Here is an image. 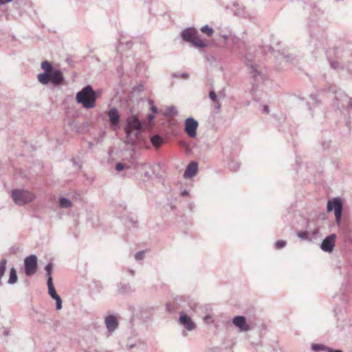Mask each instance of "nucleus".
I'll list each match as a JSON object with an SVG mask.
<instances>
[{"label":"nucleus","instance_id":"1","mask_svg":"<svg viewBox=\"0 0 352 352\" xmlns=\"http://www.w3.org/2000/svg\"><path fill=\"white\" fill-rule=\"evenodd\" d=\"M262 54L263 52L261 51H256L254 48L250 47L247 50L245 55V65L250 69V72L254 78V82L253 83V91H255V85L260 81H263L265 78L264 68L256 63L257 60H258Z\"/></svg>","mask_w":352,"mask_h":352},{"label":"nucleus","instance_id":"2","mask_svg":"<svg viewBox=\"0 0 352 352\" xmlns=\"http://www.w3.org/2000/svg\"><path fill=\"white\" fill-rule=\"evenodd\" d=\"M142 130V123L138 117L135 115L130 116L126 119V143L133 145L136 143L137 140Z\"/></svg>","mask_w":352,"mask_h":352},{"label":"nucleus","instance_id":"3","mask_svg":"<svg viewBox=\"0 0 352 352\" xmlns=\"http://www.w3.org/2000/svg\"><path fill=\"white\" fill-rule=\"evenodd\" d=\"M76 98L78 103L91 109L95 107L96 94L91 85H87L77 93Z\"/></svg>","mask_w":352,"mask_h":352},{"label":"nucleus","instance_id":"4","mask_svg":"<svg viewBox=\"0 0 352 352\" xmlns=\"http://www.w3.org/2000/svg\"><path fill=\"white\" fill-rule=\"evenodd\" d=\"M37 78L39 82L43 85H47L50 82L54 86H59L64 82L63 74L59 69L39 74Z\"/></svg>","mask_w":352,"mask_h":352},{"label":"nucleus","instance_id":"5","mask_svg":"<svg viewBox=\"0 0 352 352\" xmlns=\"http://www.w3.org/2000/svg\"><path fill=\"white\" fill-rule=\"evenodd\" d=\"M11 194L13 201L19 206H23L30 203L36 197L34 193L23 189H14L12 190Z\"/></svg>","mask_w":352,"mask_h":352},{"label":"nucleus","instance_id":"6","mask_svg":"<svg viewBox=\"0 0 352 352\" xmlns=\"http://www.w3.org/2000/svg\"><path fill=\"white\" fill-rule=\"evenodd\" d=\"M327 212L334 210L336 223L338 226L341 223V219L343 210V203L340 197H335L329 199L327 204Z\"/></svg>","mask_w":352,"mask_h":352},{"label":"nucleus","instance_id":"7","mask_svg":"<svg viewBox=\"0 0 352 352\" xmlns=\"http://www.w3.org/2000/svg\"><path fill=\"white\" fill-rule=\"evenodd\" d=\"M178 322L184 329V330L182 331L183 336H186V331H192L196 329L195 322L192 320V318L189 316H188L186 313L183 311L179 313Z\"/></svg>","mask_w":352,"mask_h":352},{"label":"nucleus","instance_id":"8","mask_svg":"<svg viewBox=\"0 0 352 352\" xmlns=\"http://www.w3.org/2000/svg\"><path fill=\"white\" fill-rule=\"evenodd\" d=\"M38 260L35 254L27 256L24 260V270L28 276L33 275L37 269Z\"/></svg>","mask_w":352,"mask_h":352},{"label":"nucleus","instance_id":"9","mask_svg":"<svg viewBox=\"0 0 352 352\" xmlns=\"http://www.w3.org/2000/svg\"><path fill=\"white\" fill-rule=\"evenodd\" d=\"M198 127V122L192 118H188L185 121L184 131L190 138H195L197 135V130Z\"/></svg>","mask_w":352,"mask_h":352},{"label":"nucleus","instance_id":"10","mask_svg":"<svg viewBox=\"0 0 352 352\" xmlns=\"http://www.w3.org/2000/svg\"><path fill=\"white\" fill-rule=\"evenodd\" d=\"M337 235L334 233L325 237L320 244V248L325 252H331L333 250Z\"/></svg>","mask_w":352,"mask_h":352},{"label":"nucleus","instance_id":"11","mask_svg":"<svg viewBox=\"0 0 352 352\" xmlns=\"http://www.w3.org/2000/svg\"><path fill=\"white\" fill-rule=\"evenodd\" d=\"M47 285L48 287V293L50 296L56 301V309L60 310L62 308V299L56 292L53 284V280L47 278Z\"/></svg>","mask_w":352,"mask_h":352},{"label":"nucleus","instance_id":"12","mask_svg":"<svg viewBox=\"0 0 352 352\" xmlns=\"http://www.w3.org/2000/svg\"><path fill=\"white\" fill-rule=\"evenodd\" d=\"M232 323L234 325L239 328L241 332H247L250 329V325L246 321L245 317L243 316H236L233 318Z\"/></svg>","mask_w":352,"mask_h":352},{"label":"nucleus","instance_id":"13","mask_svg":"<svg viewBox=\"0 0 352 352\" xmlns=\"http://www.w3.org/2000/svg\"><path fill=\"white\" fill-rule=\"evenodd\" d=\"M104 323L109 334H111L118 327V321L114 315H109L105 317Z\"/></svg>","mask_w":352,"mask_h":352},{"label":"nucleus","instance_id":"14","mask_svg":"<svg viewBox=\"0 0 352 352\" xmlns=\"http://www.w3.org/2000/svg\"><path fill=\"white\" fill-rule=\"evenodd\" d=\"M348 96L342 91L336 93L334 104L339 109H344L346 107Z\"/></svg>","mask_w":352,"mask_h":352},{"label":"nucleus","instance_id":"15","mask_svg":"<svg viewBox=\"0 0 352 352\" xmlns=\"http://www.w3.org/2000/svg\"><path fill=\"white\" fill-rule=\"evenodd\" d=\"M198 171V164L197 162L192 161L188 164L187 166L184 173V177L185 179H190L195 177Z\"/></svg>","mask_w":352,"mask_h":352},{"label":"nucleus","instance_id":"16","mask_svg":"<svg viewBox=\"0 0 352 352\" xmlns=\"http://www.w3.org/2000/svg\"><path fill=\"white\" fill-rule=\"evenodd\" d=\"M107 116L112 126H117L120 121V115L118 110L113 107L107 111Z\"/></svg>","mask_w":352,"mask_h":352},{"label":"nucleus","instance_id":"17","mask_svg":"<svg viewBox=\"0 0 352 352\" xmlns=\"http://www.w3.org/2000/svg\"><path fill=\"white\" fill-rule=\"evenodd\" d=\"M198 31L195 28H188L181 32V36L185 41L190 43L197 35Z\"/></svg>","mask_w":352,"mask_h":352},{"label":"nucleus","instance_id":"18","mask_svg":"<svg viewBox=\"0 0 352 352\" xmlns=\"http://www.w3.org/2000/svg\"><path fill=\"white\" fill-rule=\"evenodd\" d=\"M307 234L311 241L316 239L319 235V228L316 223H308L306 227Z\"/></svg>","mask_w":352,"mask_h":352},{"label":"nucleus","instance_id":"19","mask_svg":"<svg viewBox=\"0 0 352 352\" xmlns=\"http://www.w3.org/2000/svg\"><path fill=\"white\" fill-rule=\"evenodd\" d=\"M190 43H192V45L194 47H197V48H204V47H207V45H208L206 42L204 41L202 39H201L199 38V36L198 34L193 38V40L190 42Z\"/></svg>","mask_w":352,"mask_h":352},{"label":"nucleus","instance_id":"20","mask_svg":"<svg viewBox=\"0 0 352 352\" xmlns=\"http://www.w3.org/2000/svg\"><path fill=\"white\" fill-rule=\"evenodd\" d=\"M18 276L16 274V270L14 267H12L10 271V277L8 280V283L9 285H14L17 282Z\"/></svg>","mask_w":352,"mask_h":352},{"label":"nucleus","instance_id":"21","mask_svg":"<svg viewBox=\"0 0 352 352\" xmlns=\"http://www.w3.org/2000/svg\"><path fill=\"white\" fill-rule=\"evenodd\" d=\"M59 206L61 208H69L72 206V203L69 199L62 197L59 199Z\"/></svg>","mask_w":352,"mask_h":352},{"label":"nucleus","instance_id":"22","mask_svg":"<svg viewBox=\"0 0 352 352\" xmlns=\"http://www.w3.org/2000/svg\"><path fill=\"white\" fill-rule=\"evenodd\" d=\"M230 43L233 45V46H236L238 48H240L241 46L240 45H243L244 47L245 46V43L244 42H241L240 38H238L237 36H236L235 35L232 34L230 36Z\"/></svg>","mask_w":352,"mask_h":352},{"label":"nucleus","instance_id":"23","mask_svg":"<svg viewBox=\"0 0 352 352\" xmlns=\"http://www.w3.org/2000/svg\"><path fill=\"white\" fill-rule=\"evenodd\" d=\"M6 264L7 260L6 258H3L0 261V286L3 285L1 278L5 274L6 270Z\"/></svg>","mask_w":352,"mask_h":352},{"label":"nucleus","instance_id":"24","mask_svg":"<svg viewBox=\"0 0 352 352\" xmlns=\"http://www.w3.org/2000/svg\"><path fill=\"white\" fill-rule=\"evenodd\" d=\"M329 349L328 346H325L322 344H311V350L314 352H318L320 351H327Z\"/></svg>","mask_w":352,"mask_h":352},{"label":"nucleus","instance_id":"25","mask_svg":"<svg viewBox=\"0 0 352 352\" xmlns=\"http://www.w3.org/2000/svg\"><path fill=\"white\" fill-rule=\"evenodd\" d=\"M228 168L231 171L236 172L240 168V163L234 160H231L228 163Z\"/></svg>","mask_w":352,"mask_h":352},{"label":"nucleus","instance_id":"26","mask_svg":"<svg viewBox=\"0 0 352 352\" xmlns=\"http://www.w3.org/2000/svg\"><path fill=\"white\" fill-rule=\"evenodd\" d=\"M151 142L155 147L157 148L162 144V138L159 135H155L151 137Z\"/></svg>","mask_w":352,"mask_h":352},{"label":"nucleus","instance_id":"27","mask_svg":"<svg viewBox=\"0 0 352 352\" xmlns=\"http://www.w3.org/2000/svg\"><path fill=\"white\" fill-rule=\"evenodd\" d=\"M41 68L44 70V72H52L55 69L53 68L50 62L47 60H44L41 63Z\"/></svg>","mask_w":352,"mask_h":352},{"label":"nucleus","instance_id":"28","mask_svg":"<svg viewBox=\"0 0 352 352\" xmlns=\"http://www.w3.org/2000/svg\"><path fill=\"white\" fill-rule=\"evenodd\" d=\"M297 236L302 241H311V239L309 238L307 234V230L298 232Z\"/></svg>","mask_w":352,"mask_h":352},{"label":"nucleus","instance_id":"29","mask_svg":"<svg viewBox=\"0 0 352 352\" xmlns=\"http://www.w3.org/2000/svg\"><path fill=\"white\" fill-rule=\"evenodd\" d=\"M200 30L201 32L206 34L208 36H212L214 32V30L212 28L209 27L208 25H205L201 27Z\"/></svg>","mask_w":352,"mask_h":352},{"label":"nucleus","instance_id":"30","mask_svg":"<svg viewBox=\"0 0 352 352\" xmlns=\"http://www.w3.org/2000/svg\"><path fill=\"white\" fill-rule=\"evenodd\" d=\"M53 265L51 263H47L45 267V270L46 271V276L47 278L52 279V272Z\"/></svg>","mask_w":352,"mask_h":352},{"label":"nucleus","instance_id":"31","mask_svg":"<svg viewBox=\"0 0 352 352\" xmlns=\"http://www.w3.org/2000/svg\"><path fill=\"white\" fill-rule=\"evenodd\" d=\"M166 113L170 116H177L178 113L177 107L175 106H170L167 107Z\"/></svg>","mask_w":352,"mask_h":352},{"label":"nucleus","instance_id":"32","mask_svg":"<svg viewBox=\"0 0 352 352\" xmlns=\"http://www.w3.org/2000/svg\"><path fill=\"white\" fill-rule=\"evenodd\" d=\"M294 57L291 54H287V55H281V56L279 58V59L282 62L285 63H291L294 60Z\"/></svg>","mask_w":352,"mask_h":352},{"label":"nucleus","instance_id":"33","mask_svg":"<svg viewBox=\"0 0 352 352\" xmlns=\"http://www.w3.org/2000/svg\"><path fill=\"white\" fill-rule=\"evenodd\" d=\"M209 98L212 101L217 103V108L220 107V104L218 103L217 94L214 90H211L209 92Z\"/></svg>","mask_w":352,"mask_h":352},{"label":"nucleus","instance_id":"34","mask_svg":"<svg viewBox=\"0 0 352 352\" xmlns=\"http://www.w3.org/2000/svg\"><path fill=\"white\" fill-rule=\"evenodd\" d=\"M145 256V252L144 251H139L135 253V259L138 261H142L144 259Z\"/></svg>","mask_w":352,"mask_h":352},{"label":"nucleus","instance_id":"35","mask_svg":"<svg viewBox=\"0 0 352 352\" xmlns=\"http://www.w3.org/2000/svg\"><path fill=\"white\" fill-rule=\"evenodd\" d=\"M286 241H278L275 243V246L276 249H280L284 248L286 245Z\"/></svg>","mask_w":352,"mask_h":352},{"label":"nucleus","instance_id":"36","mask_svg":"<svg viewBox=\"0 0 352 352\" xmlns=\"http://www.w3.org/2000/svg\"><path fill=\"white\" fill-rule=\"evenodd\" d=\"M166 310L168 312H173L175 311V306L173 303L168 302L166 305Z\"/></svg>","mask_w":352,"mask_h":352},{"label":"nucleus","instance_id":"37","mask_svg":"<svg viewBox=\"0 0 352 352\" xmlns=\"http://www.w3.org/2000/svg\"><path fill=\"white\" fill-rule=\"evenodd\" d=\"M231 35H232V34H222V35H221V36L223 38V41L226 43H229Z\"/></svg>","mask_w":352,"mask_h":352},{"label":"nucleus","instance_id":"38","mask_svg":"<svg viewBox=\"0 0 352 352\" xmlns=\"http://www.w3.org/2000/svg\"><path fill=\"white\" fill-rule=\"evenodd\" d=\"M330 65L333 69H337L339 67V63L338 61L336 60H330L329 61Z\"/></svg>","mask_w":352,"mask_h":352},{"label":"nucleus","instance_id":"39","mask_svg":"<svg viewBox=\"0 0 352 352\" xmlns=\"http://www.w3.org/2000/svg\"><path fill=\"white\" fill-rule=\"evenodd\" d=\"M149 104H151V110L153 112V113H157V108L154 106L153 104V101L152 100H149L148 101Z\"/></svg>","mask_w":352,"mask_h":352},{"label":"nucleus","instance_id":"40","mask_svg":"<svg viewBox=\"0 0 352 352\" xmlns=\"http://www.w3.org/2000/svg\"><path fill=\"white\" fill-rule=\"evenodd\" d=\"M345 108L347 109H349L352 108V98H349L348 96L347 104H346V107Z\"/></svg>","mask_w":352,"mask_h":352},{"label":"nucleus","instance_id":"41","mask_svg":"<svg viewBox=\"0 0 352 352\" xmlns=\"http://www.w3.org/2000/svg\"><path fill=\"white\" fill-rule=\"evenodd\" d=\"M124 169V165L122 163H118L116 165V170L117 171H121Z\"/></svg>","mask_w":352,"mask_h":352},{"label":"nucleus","instance_id":"42","mask_svg":"<svg viewBox=\"0 0 352 352\" xmlns=\"http://www.w3.org/2000/svg\"><path fill=\"white\" fill-rule=\"evenodd\" d=\"M262 111L265 113H270V109L267 105H263L262 108Z\"/></svg>","mask_w":352,"mask_h":352},{"label":"nucleus","instance_id":"43","mask_svg":"<svg viewBox=\"0 0 352 352\" xmlns=\"http://www.w3.org/2000/svg\"><path fill=\"white\" fill-rule=\"evenodd\" d=\"M3 335L6 337L10 335V330L5 327H3Z\"/></svg>","mask_w":352,"mask_h":352},{"label":"nucleus","instance_id":"44","mask_svg":"<svg viewBox=\"0 0 352 352\" xmlns=\"http://www.w3.org/2000/svg\"><path fill=\"white\" fill-rule=\"evenodd\" d=\"M181 195L182 196H189L190 194H189V192L187 190H184L181 192Z\"/></svg>","mask_w":352,"mask_h":352},{"label":"nucleus","instance_id":"45","mask_svg":"<svg viewBox=\"0 0 352 352\" xmlns=\"http://www.w3.org/2000/svg\"><path fill=\"white\" fill-rule=\"evenodd\" d=\"M177 76H179L182 78H187L188 77V74L187 73H182V74H178Z\"/></svg>","mask_w":352,"mask_h":352},{"label":"nucleus","instance_id":"46","mask_svg":"<svg viewBox=\"0 0 352 352\" xmlns=\"http://www.w3.org/2000/svg\"><path fill=\"white\" fill-rule=\"evenodd\" d=\"M310 98L312 100L315 101L316 103H318L316 95L311 94Z\"/></svg>","mask_w":352,"mask_h":352},{"label":"nucleus","instance_id":"47","mask_svg":"<svg viewBox=\"0 0 352 352\" xmlns=\"http://www.w3.org/2000/svg\"><path fill=\"white\" fill-rule=\"evenodd\" d=\"M327 352H342V351L340 349L335 350L329 347V349H327Z\"/></svg>","mask_w":352,"mask_h":352},{"label":"nucleus","instance_id":"48","mask_svg":"<svg viewBox=\"0 0 352 352\" xmlns=\"http://www.w3.org/2000/svg\"><path fill=\"white\" fill-rule=\"evenodd\" d=\"M12 0H0V5H3L11 2Z\"/></svg>","mask_w":352,"mask_h":352},{"label":"nucleus","instance_id":"49","mask_svg":"<svg viewBox=\"0 0 352 352\" xmlns=\"http://www.w3.org/2000/svg\"><path fill=\"white\" fill-rule=\"evenodd\" d=\"M155 116L153 114L148 115V120L149 121H152L154 119Z\"/></svg>","mask_w":352,"mask_h":352},{"label":"nucleus","instance_id":"50","mask_svg":"<svg viewBox=\"0 0 352 352\" xmlns=\"http://www.w3.org/2000/svg\"><path fill=\"white\" fill-rule=\"evenodd\" d=\"M144 176H145L146 177H148V178H149V177H151V176H150V175H149V173H148V172H146V173H144Z\"/></svg>","mask_w":352,"mask_h":352},{"label":"nucleus","instance_id":"51","mask_svg":"<svg viewBox=\"0 0 352 352\" xmlns=\"http://www.w3.org/2000/svg\"><path fill=\"white\" fill-rule=\"evenodd\" d=\"M209 318H210V316L209 315L206 316L205 318H204V320H208Z\"/></svg>","mask_w":352,"mask_h":352},{"label":"nucleus","instance_id":"52","mask_svg":"<svg viewBox=\"0 0 352 352\" xmlns=\"http://www.w3.org/2000/svg\"><path fill=\"white\" fill-rule=\"evenodd\" d=\"M129 273H130L131 274L133 275V274H134V271H133V270H129Z\"/></svg>","mask_w":352,"mask_h":352},{"label":"nucleus","instance_id":"53","mask_svg":"<svg viewBox=\"0 0 352 352\" xmlns=\"http://www.w3.org/2000/svg\"><path fill=\"white\" fill-rule=\"evenodd\" d=\"M134 346H135V345H134V344H131V345H130V348H131V349L133 348Z\"/></svg>","mask_w":352,"mask_h":352},{"label":"nucleus","instance_id":"54","mask_svg":"<svg viewBox=\"0 0 352 352\" xmlns=\"http://www.w3.org/2000/svg\"><path fill=\"white\" fill-rule=\"evenodd\" d=\"M140 165H141L142 166H146V164H141Z\"/></svg>","mask_w":352,"mask_h":352}]
</instances>
